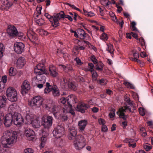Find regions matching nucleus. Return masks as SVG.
<instances>
[{
  "instance_id": "nucleus-6",
  "label": "nucleus",
  "mask_w": 153,
  "mask_h": 153,
  "mask_svg": "<svg viewBox=\"0 0 153 153\" xmlns=\"http://www.w3.org/2000/svg\"><path fill=\"white\" fill-rule=\"evenodd\" d=\"M7 95L8 99L12 102H15L17 100V93L13 88L9 87L7 90Z\"/></svg>"
},
{
  "instance_id": "nucleus-55",
  "label": "nucleus",
  "mask_w": 153,
  "mask_h": 153,
  "mask_svg": "<svg viewBox=\"0 0 153 153\" xmlns=\"http://www.w3.org/2000/svg\"><path fill=\"white\" fill-rule=\"evenodd\" d=\"M144 148L146 151H148L152 149V146H149L147 144L144 145Z\"/></svg>"
},
{
  "instance_id": "nucleus-21",
  "label": "nucleus",
  "mask_w": 153,
  "mask_h": 153,
  "mask_svg": "<svg viewBox=\"0 0 153 153\" xmlns=\"http://www.w3.org/2000/svg\"><path fill=\"white\" fill-rule=\"evenodd\" d=\"M76 97L74 95H71L67 97V104L68 105H71L70 102L72 103H76L77 100Z\"/></svg>"
},
{
  "instance_id": "nucleus-23",
  "label": "nucleus",
  "mask_w": 153,
  "mask_h": 153,
  "mask_svg": "<svg viewBox=\"0 0 153 153\" xmlns=\"http://www.w3.org/2000/svg\"><path fill=\"white\" fill-rule=\"evenodd\" d=\"M87 121L85 120H82L79 122L78 126L79 129L81 131H83L87 125Z\"/></svg>"
},
{
  "instance_id": "nucleus-57",
  "label": "nucleus",
  "mask_w": 153,
  "mask_h": 153,
  "mask_svg": "<svg viewBox=\"0 0 153 153\" xmlns=\"http://www.w3.org/2000/svg\"><path fill=\"white\" fill-rule=\"evenodd\" d=\"M40 34H44L45 35H47L48 34V32L45 30L42 29H40L39 30Z\"/></svg>"
},
{
  "instance_id": "nucleus-8",
  "label": "nucleus",
  "mask_w": 153,
  "mask_h": 153,
  "mask_svg": "<svg viewBox=\"0 0 153 153\" xmlns=\"http://www.w3.org/2000/svg\"><path fill=\"white\" fill-rule=\"evenodd\" d=\"M13 123L17 127L21 126L24 123V119L21 114L18 113L13 114Z\"/></svg>"
},
{
  "instance_id": "nucleus-52",
  "label": "nucleus",
  "mask_w": 153,
  "mask_h": 153,
  "mask_svg": "<svg viewBox=\"0 0 153 153\" xmlns=\"http://www.w3.org/2000/svg\"><path fill=\"white\" fill-rule=\"evenodd\" d=\"M33 150L31 148H27L25 149L24 151V153H33Z\"/></svg>"
},
{
  "instance_id": "nucleus-5",
  "label": "nucleus",
  "mask_w": 153,
  "mask_h": 153,
  "mask_svg": "<svg viewBox=\"0 0 153 153\" xmlns=\"http://www.w3.org/2000/svg\"><path fill=\"white\" fill-rule=\"evenodd\" d=\"M26 117L27 120H30L31 121L32 125L34 128H37L40 127V121L39 117L30 113H27Z\"/></svg>"
},
{
  "instance_id": "nucleus-59",
  "label": "nucleus",
  "mask_w": 153,
  "mask_h": 153,
  "mask_svg": "<svg viewBox=\"0 0 153 153\" xmlns=\"http://www.w3.org/2000/svg\"><path fill=\"white\" fill-rule=\"evenodd\" d=\"M7 77L6 76H2L1 78V82H3L4 84L6 83L7 81Z\"/></svg>"
},
{
  "instance_id": "nucleus-9",
  "label": "nucleus",
  "mask_w": 153,
  "mask_h": 153,
  "mask_svg": "<svg viewBox=\"0 0 153 153\" xmlns=\"http://www.w3.org/2000/svg\"><path fill=\"white\" fill-rule=\"evenodd\" d=\"M43 99L40 96H36L33 97L30 102V105L32 106L39 107L42 104Z\"/></svg>"
},
{
  "instance_id": "nucleus-32",
  "label": "nucleus",
  "mask_w": 153,
  "mask_h": 153,
  "mask_svg": "<svg viewBox=\"0 0 153 153\" xmlns=\"http://www.w3.org/2000/svg\"><path fill=\"white\" fill-rule=\"evenodd\" d=\"M2 3L5 7H10L12 5V3L9 2L8 0H1Z\"/></svg>"
},
{
  "instance_id": "nucleus-24",
  "label": "nucleus",
  "mask_w": 153,
  "mask_h": 153,
  "mask_svg": "<svg viewBox=\"0 0 153 153\" xmlns=\"http://www.w3.org/2000/svg\"><path fill=\"white\" fill-rule=\"evenodd\" d=\"M60 19L55 15V16L53 17L52 18L51 21L50 22L52 23V25L54 27H56L59 25V20Z\"/></svg>"
},
{
  "instance_id": "nucleus-34",
  "label": "nucleus",
  "mask_w": 153,
  "mask_h": 153,
  "mask_svg": "<svg viewBox=\"0 0 153 153\" xmlns=\"http://www.w3.org/2000/svg\"><path fill=\"white\" fill-rule=\"evenodd\" d=\"M103 63L100 62L96 65V69L99 71H102L103 70Z\"/></svg>"
},
{
  "instance_id": "nucleus-11",
  "label": "nucleus",
  "mask_w": 153,
  "mask_h": 153,
  "mask_svg": "<svg viewBox=\"0 0 153 153\" xmlns=\"http://www.w3.org/2000/svg\"><path fill=\"white\" fill-rule=\"evenodd\" d=\"M53 118L52 117L48 116L43 117L42 118V124L45 128H49L52 125Z\"/></svg>"
},
{
  "instance_id": "nucleus-36",
  "label": "nucleus",
  "mask_w": 153,
  "mask_h": 153,
  "mask_svg": "<svg viewBox=\"0 0 153 153\" xmlns=\"http://www.w3.org/2000/svg\"><path fill=\"white\" fill-rule=\"evenodd\" d=\"M17 73L16 70L15 68L11 67L10 69L9 75L10 76H13L15 75Z\"/></svg>"
},
{
  "instance_id": "nucleus-43",
  "label": "nucleus",
  "mask_w": 153,
  "mask_h": 153,
  "mask_svg": "<svg viewBox=\"0 0 153 153\" xmlns=\"http://www.w3.org/2000/svg\"><path fill=\"white\" fill-rule=\"evenodd\" d=\"M4 47L3 45L0 43V57L3 56V52L4 51Z\"/></svg>"
},
{
  "instance_id": "nucleus-2",
  "label": "nucleus",
  "mask_w": 153,
  "mask_h": 153,
  "mask_svg": "<svg viewBox=\"0 0 153 153\" xmlns=\"http://www.w3.org/2000/svg\"><path fill=\"white\" fill-rule=\"evenodd\" d=\"M44 62L42 64H38L35 68L34 73L36 74V79L38 80L42 81L43 82H45V77L43 75L45 73V68L44 64L45 60L44 59Z\"/></svg>"
},
{
  "instance_id": "nucleus-10",
  "label": "nucleus",
  "mask_w": 153,
  "mask_h": 153,
  "mask_svg": "<svg viewBox=\"0 0 153 153\" xmlns=\"http://www.w3.org/2000/svg\"><path fill=\"white\" fill-rule=\"evenodd\" d=\"M65 133L64 127L58 125L53 131V135L56 138H59L62 136Z\"/></svg>"
},
{
  "instance_id": "nucleus-56",
  "label": "nucleus",
  "mask_w": 153,
  "mask_h": 153,
  "mask_svg": "<svg viewBox=\"0 0 153 153\" xmlns=\"http://www.w3.org/2000/svg\"><path fill=\"white\" fill-rule=\"evenodd\" d=\"M67 97L65 99L64 97H62L60 100V102L62 103L65 104L66 102H67Z\"/></svg>"
},
{
  "instance_id": "nucleus-35",
  "label": "nucleus",
  "mask_w": 153,
  "mask_h": 153,
  "mask_svg": "<svg viewBox=\"0 0 153 153\" xmlns=\"http://www.w3.org/2000/svg\"><path fill=\"white\" fill-rule=\"evenodd\" d=\"M68 107H69V109L68 110H66L65 109V108H64V109H63V112L64 113H67L68 112V110L69 111V112L70 113H71L72 115H75V113L74 111L72 109H71V107H72V105H68Z\"/></svg>"
},
{
  "instance_id": "nucleus-40",
  "label": "nucleus",
  "mask_w": 153,
  "mask_h": 153,
  "mask_svg": "<svg viewBox=\"0 0 153 153\" xmlns=\"http://www.w3.org/2000/svg\"><path fill=\"white\" fill-rule=\"evenodd\" d=\"M56 16L59 19H60L62 18H65V15L64 12L62 11L59 13L56 14Z\"/></svg>"
},
{
  "instance_id": "nucleus-41",
  "label": "nucleus",
  "mask_w": 153,
  "mask_h": 153,
  "mask_svg": "<svg viewBox=\"0 0 153 153\" xmlns=\"http://www.w3.org/2000/svg\"><path fill=\"white\" fill-rule=\"evenodd\" d=\"M16 107V104L14 103L10 105L8 108V110L10 112L15 111Z\"/></svg>"
},
{
  "instance_id": "nucleus-17",
  "label": "nucleus",
  "mask_w": 153,
  "mask_h": 153,
  "mask_svg": "<svg viewBox=\"0 0 153 153\" xmlns=\"http://www.w3.org/2000/svg\"><path fill=\"white\" fill-rule=\"evenodd\" d=\"M8 34L10 36H14L19 35L18 31L16 27L10 25L7 30Z\"/></svg>"
},
{
  "instance_id": "nucleus-22",
  "label": "nucleus",
  "mask_w": 153,
  "mask_h": 153,
  "mask_svg": "<svg viewBox=\"0 0 153 153\" xmlns=\"http://www.w3.org/2000/svg\"><path fill=\"white\" fill-rule=\"evenodd\" d=\"M25 62L24 58H18L16 62V66L19 68H21L23 67Z\"/></svg>"
},
{
  "instance_id": "nucleus-16",
  "label": "nucleus",
  "mask_w": 153,
  "mask_h": 153,
  "mask_svg": "<svg viewBox=\"0 0 153 153\" xmlns=\"http://www.w3.org/2000/svg\"><path fill=\"white\" fill-rule=\"evenodd\" d=\"M30 85L29 82L27 80H25L21 86V93L23 95L27 93L30 89Z\"/></svg>"
},
{
  "instance_id": "nucleus-30",
  "label": "nucleus",
  "mask_w": 153,
  "mask_h": 153,
  "mask_svg": "<svg viewBox=\"0 0 153 153\" xmlns=\"http://www.w3.org/2000/svg\"><path fill=\"white\" fill-rule=\"evenodd\" d=\"M47 141L46 137L42 136L41 138L40 144L39 145L40 148H43L45 146Z\"/></svg>"
},
{
  "instance_id": "nucleus-27",
  "label": "nucleus",
  "mask_w": 153,
  "mask_h": 153,
  "mask_svg": "<svg viewBox=\"0 0 153 153\" xmlns=\"http://www.w3.org/2000/svg\"><path fill=\"white\" fill-rule=\"evenodd\" d=\"M77 33H78L79 38L80 39H85L86 38L85 34L83 30L79 29L77 30Z\"/></svg>"
},
{
  "instance_id": "nucleus-44",
  "label": "nucleus",
  "mask_w": 153,
  "mask_h": 153,
  "mask_svg": "<svg viewBox=\"0 0 153 153\" xmlns=\"http://www.w3.org/2000/svg\"><path fill=\"white\" fill-rule=\"evenodd\" d=\"M88 70L91 72H92L94 70V66L93 64L91 63H88Z\"/></svg>"
},
{
  "instance_id": "nucleus-60",
  "label": "nucleus",
  "mask_w": 153,
  "mask_h": 153,
  "mask_svg": "<svg viewBox=\"0 0 153 153\" xmlns=\"http://www.w3.org/2000/svg\"><path fill=\"white\" fill-rule=\"evenodd\" d=\"M45 16L47 18L49 19L50 21H51V19L53 17L51 16L48 13H45Z\"/></svg>"
},
{
  "instance_id": "nucleus-62",
  "label": "nucleus",
  "mask_w": 153,
  "mask_h": 153,
  "mask_svg": "<svg viewBox=\"0 0 153 153\" xmlns=\"http://www.w3.org/2000/svg\"><path fill=\"white\" fill-rule=\"evenodd\" d=\"M138 39L142 46H143L145 45V42L143 38H141Z\"/></svg>"
},
{
  "instance_id": "nucleus-31",
  "label": "nucleus",
  "mask_w": 153,
  "mask_h": 153,
  "mask_svg": "<svg viewBox=\"0 0 153 153\" xmlns=\"http://www.w3.org/2000/svg\"><path fill=\"white\" fill-rule=\"evenodd\" d=\"M107 50L111 53V56L113 57L114 49L113 45L111 44H107Z\"/></svg>"
},
{
  "instance_id": "nucleus-19",
  "label": "nucleus",
  "mask_w": 153,
  "mask_h": 153,
  "mask_svg": "<svg viewBox=\"0 0 153 153\" xmlns=\"http://www.w3.org/2000/svg\"><path fill=\"white\" fill-rule=\"evenodd\" d=\"M90 107L89 105L84 103L79 104L77 106L76 110L82 113H84L85 110Z\"/></svg>"
},
{
  "instance_id": "nucleus-1",
  "label": "nucleus",
  "mask_w": 153,
  "mask_h": 153,
  "mask_svg": "<svg viewBox=\"0 0 153 153\" xmlns=\"http://www.w3.org/2000/svg\"><path fill=\"white\" fill-rule=\"evenodd\" d=\"M17 139V134L16 132L9 131H4L1 138L2 144L6 146L8 145L13 144L16 143Z\"/></svg>"
},
{
  "instance_id": "nucleus-49",
  "label": "nucleus",
  "mask_w": 153,
  "mask_h": 153,
  "mask_svg": "<svg viewBox=\"0 0 153 153\" xmlns=\"http://www.w3.org/2000/svg\"><path fill=\"white\" fill-rule=\"evenodd\" d=\"M123 84L128 88H133V86L132 84L128 82H125L123 83Z\"/></svg>"
},
{
  "instance_id": "nucleus-38",
  "label": "nucleus",
  "mask_w": 153,
  "mask_h": 153,
  "mask_svg": "<svg viewBox=\"0 0 153 153\" xmlns=\"http://www.w3.org/2000/svg\"><path fill=\"white\" fill-rule=\"evenodd\" d=\"M68 85L69 88L73 90H75L76 89V85L74 82H68Z\"/></svg>"
},
{
  "instance_id": "nucleus-53",
  "label": "nucleus",
  "mask_w": 153,
  "mask_h": 153,
  "mask_svg": "<svg viewBox=\"0 0 153 153\" xmlns=\"http://www.w3.org/2000/svg\"><path fill=\"white\" fill-rule=\"evenodd\" d=\"M74 60L75 61L77 64L79 65H81L83 64V62H82L81 60L79 59V58H75Z\"/></svg>"
},
{
  "instance_id": "nucleus-20",
  "label": "nucleus",
  "mask_w": 153,
  "mask_h": 153,
  "mask_svg": "<svg viewBox=\"0 0 153 153\" xmlns=\"http://www.w3.org/2000/svg\"><path fill=\"white\" fill-rule=\"evenodd\" d=\"M84 41H83L81 43V44L82 45L81 46H80L79 45V43L78 46H74V49L73 51L74 53H76V51L78 52L79 51L83 50L85 48V46H88V45L87 44H84L83 42Z\"/></svg>"
},
{
  "instance_id": "nucleus-51",
  "label": "nucleus",
  "mask_w": 153,
  "mask_h": 153,
  "mask_svg": "<svg viewBox=\"0 0 153 153\" xmlns=\"http://www.w3.org/2000/svg\"><path fill=\"white\" fill-rule=\"evenodd\" d=\"M65 4L66 5H68L70 6V7H71L73 9H75L76 10L80 11V10L78 8L76 7L74 5H71V4L68 3H65Z\"/></svg>"
},
{
  "instance_id": "nucleus-28",
  "label": "nucleus",
  "mask_w": 153,
  "mask_h": 153,
  "mask_svg": "<svg viewBox=\"0 0 153 153\" xmlns=\"http://www.w3.org/2000/svg\"><path fill=\"white\" fill-rule=\"evenodd\" d=\"M7 100V99L4 96H0V108L5 106Z\"/></svg>"
},
{
  "instance_id": "nucleus-45",
  "label": "nucleus",
  "mask_w": 153,
  "mask_h": 153,
  "mask_svg": "<svg viewBox=\"0 0 153 153\" xmlns=\"http://www.w3.org/2000/svg\"><path fill=\"white\" fill-rule=\"evenodd\" d=\"M36 22L39 26L42 25L45 23L44 20L42 18L36 20Z\"/></svg>"
},
{
  "instance_id": "nucleus-15",
  "label": "nucleus",
  "mask_w": 153,
  "mask_h": 153,
  "mask_svg": "<svg viewBox=\"0 0 153 153\" xmlns=\"http://www.w3.org/2000/svg\"><path fill=\"white\" fill-rule=\"evenodd\" d=\"M25 45L21 42H17L14 44V50L18 54L21 53L24 51Z\"/></svg>"
},
{
  "instance_id": "nucleus-26",
  "label": "nucleus",
  "mask_w": 153,
  "mask_h": 153,
  "mask_svg": "<svg viewBox=\"0 0 153 153\" xmlns=\"http://www.w3.org/2000/svg\"><path fill=\"white\" fill-rule=\"evenodd\" d=\"M52 92L53 95L54 97H58L59 95V90L57 86L55 85H53Z\"/></svg>"
},
{
  "instance_id": "nucleus-48",
  "label": "nucleus",
  "mask_w": 153,
  "mask_h": 153,
  "mask_svg": "<svg viewBox=\"0 0 153 153\" xmlns=\"http://www.w3.org/2000/svg\"><path fill=\"white\" fill-rule=\"evenodd\" d=\"M101 3L103 5H105L106 6H108L111 4V2L107 0L102 1Z\"/></svg>"
},
{
  "instance_id": "nucleus-46",
  "label": "nucleus",
  "mask_w": 153,
  "mask_h": 153,
  "mask_svg": "<svg viewBox=\"0 0 153 153\" xmlns=\"http://www.w3.org/2000/svg\"><path fill=\"white\" fill-rule=\"evenodd\" d=\"M130 60L137 62L138 63L140 64H142V65L143 64V63L140 60L137 59V58H130Z\"/></svg>"
},
{
  "instance_id": "nucleus-4",
  "label": "nucleus",
  "mask_w": 153,
  "mask_h": 153,
  "mask_svg": "<svg viewBox=\"0 0 153 153\" xmlns=\"http://www.w3.org/2000/svg\"><path fill=\"white\" fill-rule=\"evenodd\" d=\"M135 109V107L132 104H129L128 106H123L119 108L117 114L120 118L125 120L126 117L124 112L127 111H129L130 112H133Z\"/></svg>"
},
{
  "instance_id": "nucleus-47",
  "label": "nucleus",
  "mask_w": 153,
  "mask_h": 153,
  "mask_svg": "<svg viewBox=\"0 0 153 153\" xmlns=\"http://www.w3.org/2000/svg\"><path fill=\"white\" fill-rule=\"evenodd\" d=\"M60 67H61V68H62L65 72H68V65L65 66L64 65H60Z\"/></svg>"
},
{
  "instance_id": "nucleus-42",
  "label": "nucleus",
  "mask_w": 153,
  "mask_h": 153,
  "mask_svg": "<svg viewBox=\"0 0 153 153\" xmlns=\"http://www.w3.org/2000/svg\"><path fill=\"white\" fill-rule=\"evenodd\" d=\"M109 14L111 17V19L114 22H117V19L114 13L112 12H109Z\"/></svg>"
},
{
  "instance_id": "nucleus-63",
  "label": "nucleus",
  "mask_w": 153,
  "mask_h": 153,
  "mask_svg": "<svg viewBox=\"0 0 153 153\" xmlns=\"http://www.w3.org/2000/svg\"><path fill=\"white\" fill-rule=\"evenodd\" d=\"M108 130V128L107 126L105 125H102V131L103 132H106Z\"/></svg>"
},
{
  "instance_id": "nucleus-14",
  "label": "nucleus",
  "mask_w": 153,
  "mask_h": 153,
  "mask_svg": "<svg viewBox=\"0 0 153 153\" xmlns=\"http://www.w3.org/2000/svg\"><path fill=\"white\" fill-rule=\"evenodd\" d=\"M25 134L26 138L28 140L33 141L35 139V135L34 132L30 129L25 130Z\"/></svg>"
},
{
  "instance_id": "nucleus-61",
  "label": "nucleus",
  "mask_w": 153,
  "mask_h": 153,
  "mask_svg": "<svg viewBox=\"0 0 153 153\" xmlns=\"http://www.w3.org/2000/svg\"><path fill=\"white\" fill-rule=\"evenodd\" d=\"M115 110L114 109L112 111V112H111L109 114V116L111 118H112L115 115Z\"/></svg>"
},
{
  "instance_id": "nucleus-54",
  "label": "nucleus",
  "mask_w": 153,
  "mask_h": 153,
  "mask_svg": "<svg viewBox=\"0 0 153 153\" xmlns=\"http://www.w3.org/2000/svg\"><path fill=\"white\" fill-rule=\"evenodd\" d=\"M99 82L102 85H104L107 84V81L105 79H102L100 80Z\"/></svg>"
},
{
  "instance_id": "nucleus-12",
  "label": "nucleus",
  "mask_w": 153,
  "mask_h": 153,
  "mask_svg": "<svg viewBox=\"0 0 153 153\" xmlns=\"http://www.w3.org/2000/svg\"><path fill=\"white\" fill-rule=\"evenodd\" d=\"M13 122V115L9 113L6 115L4 118V124L6 127L10 126Z\"/></svg>"
},
{
  "instance_id": "nucleus-58",
  "label": "nucleus",
  "mask_w": 153,
  "mask_h": 153,
  "mask_svg": "<svg viewBox=\"0 0 153 153\" xmlns=\"http://www.w3.org/2000/svg\"><path fill=\"white\" fill-rule=\"evenodd\" d=\"M92 74V76L93 78H96L97 76V72L94 70L92 72H91Z\"/></svg>"
},
{
  "instance_id": "nucleus-33",
  "label": "nucleus",
  "mask_w": 153,
  "mask_h": 153,
  "mask_svg": "<svg viewBox=\"0 0 153 153\" xmlns=\"http://www.w3.org/2000/svg\"><path fill=\"white\" fill-rule=\"evenodd\" d=\"M84 14L86 16L90 17L94 16L95 14L92 11L88 12L86 10L83 9Z\"/></svg>"
},
{
  "instance_id": "nucleus-7",
  "label": "nucleus",
  "mask_w": 153,
  "mask_h": 153,
  "mask_svg": "<svg viewBox=\"0 0 153 153\" xmlns=\"http://www.w3.org/2000/svg\"><path fill=\"white\" fill-rule=\"evenodd\" d=\"M44 108L51 111L55 113L57 112L59 110V108L57 106L54 105L52 102L50 100L47 101V102L43 105Z\"/></svg>"
},
{
  "instance_id": "nucleus-13",
  "label": "nucleus",
  "mask_w": 153,
  "mask_h": 153,
  "mask_svg": "<svg viewBox=\"0 0 153 153\" xmlns=\"http://www.w3.org/2000/svg\"><path fill=\"white\" fill-rule=\"evenodd\" d=\"M68 137L69 140H73L76 137L77 130L74 127H71L68 129Z\"/></svg>"
},
{
  "instance_id": "nucleus-3",
  "label": "nucleus",
  "mask_w": 153,
  "mask_h": 153,
  "mask_svg": "<svg viewBox=\"0 0 153 153\" xmlns=\"http://www.w3.org/2000/svg\"><path fill=\"white\" fill-rule=\"evenodd\" d=\"M86 140L84 136L81 135L76 136L73 142V144L76 150H80L85 147Z\"/></svg>"
},
{
  "instance_id": "nucleus-50",
  "label": "nucleus",
  "mask_w": 153,
  "mask_h": 153,
  "mask_svg": "<svg viewBox=\"0 0 153 153\" xmlns=\"http://www.w3.org/2000/svg\"><path fill=\"white\" fill-rule=\"evenodd\" d=\"M139 110L140 114L141 115L144 116L145 115L146 111L144 108H140Z\"/></svg>"
},
{
  "instance_id": "nucleus-64",
  "label": "nucleus",
  "mask_w": 153,
  "mask_h": 153,
  "mask_svg": "<svg viewBox=\"0 0 153 153\" xmlns=\"http://www.w3.org/2000/svg\"><path fill=\"white\" fill-rule=\"evenodd\" d=\"M98 122L100 124L104 125L105 123V121L103 119L100 118L99 119Z\"/></svg>"
},
{
  "instance_id": "nucleus-39",
  "label": "nucleus",
  "mask_w": 153,
  "mask_h": 153,
  "mask_svg": "<svg viewBox=\"0 0 153 153\" xmlns=\"http://www.w3.org/2000/svg\"><path fill=\"white\" fill-rule=\"evenodd\" d=\"M83 43L84 44H87L88 46L91 49H92L95 51H96L97 49L93 45H91L88 42L84 41Z\"/></svg>"
},
{
  "instance_id": "nucleus-29",
  "label": "nucleus",
  "mask_w": 153,
  "mask_h": 153,
  "mask_svg": "<svg viewBox=\"0 0 153 153\" xmlns=\"http://www.w3.org/2000/svg\"><path fill=\"white\" fill-rule=\"evenodd\" d=\"M46 87L44 89V93L47 94L52 91L53 87V85L52 86L50 85L48 82H47L46 83Z\"/></svg>"
},
{
  "instance_id": "nucleus-18",
  "label": "nucleus",
  "mask_w": 153,
  "mask_h": 153,
  "mask_svg": "<svg viewBox=\"0 0 153 153\" xmlns=\"http://www.w3.org/2000/svg\"><path fill=\"white\" fill-rule=\"evenodd\" d=\"M27 35L29 39L32 42H34L37 39L36 34L31 29H30L28 30Z\"/></svg>"
},
{
  "instance_id": "nucleus-25",
  "label": "nucleus",
  "mask_w": 153,
  "mask_h": 153,
  "mask_svg": "<svg viewBox=\"0 0 153 153\" xmlns=\"http://www.w3.org/2000/svg\"><path fill=\"white\" fill-rule=\"evenodd\" d=\"M49 71L51 75L52 76L56 77L57 76L58 74L57 72L56 71V68L53 66L51 65L50 66Z\"/></svg>"
},
{
  "instance_id": "nucleus-37",
  "label": "nucleus",
  "mask_w": 153,
  "mask_h": 153,
  "mask_svg": "<svg viewBox=\"0 0 153 153\" xmlns=\"http://www.w3.org/2000/svg\"><path fill=\"white\" fill-rule=\"evenodd\" d=\"M100 39L104 41H105L107 40L108 38V35L105 33H103L100 36Z\"/></svg>"
}]
</instances>
